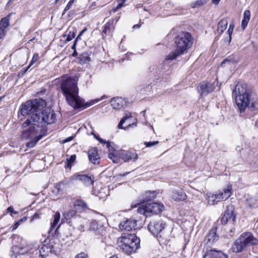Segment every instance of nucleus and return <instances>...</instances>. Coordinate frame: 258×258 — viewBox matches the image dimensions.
<instances>
[{"mask_svg":"<svg viewBox=\"0 0 258 258\" xmlns=\"http://www.w3.org/2000/svg\"><path fill=\"white\" fill-rule=\"evenodd\" d=\"M76 156L75 155H73L71 156V157L69 158V159H67V162L66 163V165L65 166L66 167H70L71 166V164L73 163L75 160H76Z\"/></svg>","mask_w":258,"mask_h":258,"instance_id":"obj_38","label":"nucleus"},{"mask_svg":"<svg viewBox=\"0 0 258 258\" xmlns=\"http://www.w3.org/2000/svg\"><path fill=\"white\" fill-rule=\"evenodd\" d=\"M114 20L113 19L109 20L104 27L102 33L107 34H110L111 33V29L114 28L113 24Z\"/></svg>","mask_w":258,"mask_h":258,"instance_id":"obj_28","label":"nucleus"},{"mask_svg":"<svg viewBox=\"0 0 258 258\" xmlns=\"http://www.w3.org/2000/svg\"><path fill=\"white\" fill-rule=\"evenodd\" d=\"M72 180H79L83 182L86 186L93 185L94 177L92 175L86 174H75L71 177Z\"/></svg>","mask_w":258,"mask_h":258,"instance_id":"obj_11","label":"nucleus"},{"mask_svg":"<svg viewBox=\"0 0 258 258\" xmlns=\"http://www.w3.org/2000/svg\"><path fill=\"white\" fill-rule=\"evenodd\" d=\"M42 128H41V130L39 131L38 132H37V134L36 135H34L33 137H31L30 138H29V139L32 138L34 137L32 140H30L29 142H28L26 146L28 148H32L34 147L37 143L43 137V135H38L39 132H41ZM22 138L24 139H26L25 138H23L22 136ZM27 139H28L27 138Z\"/></svg>","mask_w":258,"mask_h":258,"instance_id":"obj_21","label":"nucleus"},{"mask_svg":"<svg viewBox=\"0 0 258 258\" xmlns=\"http://www.w3.org/2000/svg\"><path fill=\"white\" fill-rule=\"evenodd\" d=\"M79 40H81V36H80V34L78 36V37L75 40V41L77 42Z\"/></svg>","mask_w":258,"mask_h":258,"instance_id":"obj_60","label":"nucleus"},{"mask_svg":"<svg viewBox=\"0 0 258 258\" xmlns=\"http://www.w3.org/2000/svg\"><path fill=\"white\" fill-rule=\"evenodd\" d=\"M39 217V215L38 214H35L33 216V218H38Z\"/></svg>","mask_w":258,"mask_h":258,"instance_id":"obj_64","label":"nucleus"},{"mask_svg":"<svg viewBox=\"0 0 258 258\" xmlns=\"http://www.w3.org/2000/svg\"><path fill=\"white\" fill-rule=\"evenodd\" d=\"M123 6V3H119L116 7L113 10L114 12H116L118 9L121 8Z\"/></svg>","mask_w":258,"mask_h":258,"instance_id":"obj_52","label":"nucleus"},{"mask_svg":"<svg viewBox=\"0 0 258 258\" xmlns=\"http://www.w3.org/2000/svg\"><path fill=\"white\" fill-rule=\"evenodd\" d=\"M114 151L115 150L114 148H111L110 149V152H109L108 153V157L111 160H112L114 163H118L119 160V158H120L119 157V155L118 156L116 155L115 153H113Z\"/></svg>","mask_w":258,"mask_h":258,"instance_id":"obj_32","label":"nucleus"},{"mask_svg":"<svg viewBox=\"0 0 258 258\" xmlns=\"http://www.w3.org/2000/svg\"><path fill=\"white\" fill-rule=\"evenodd\" d=\"M75 258H87V255H86L84 252H81L78 254Z\"/></svg>","mask_w":258,"mask_h":258,"instance_id":"obj_48","label":"nucleus"},{"mask_svg":"<svg viewBox=\"0 0 258 258\" xmlns=\"http://www.w3.org/2000/svg\"><path fill=\"white\" fill-rule=\"evenodd\" d=\"M75 210L79 212H83L88 209L87 204L82 200H76L74 204Z\"/></svg>","mask_w":258,"mask_h":258,"instance_id":"obj_25","label":"nucleus"},{"mask_svg":"<svg viewBox=\"0 0 258 258\" xmlns=\"http://www.w3.org/2000/svg\"><path fill=\"white\" fill-rule=\"evenodd\" d=\"M77 55V52L76 50H74L73 53L72 54V55L73 56H76Z\"/></svg>","mask_w":258,"mask_h":258,"instance_id":"obj_62","label":"nucleus"},{"mask_svg":"<svg viewBox=\"0 0 258 258\" xmlns=\"http://www.w3.org/2000/svg\"><path fill=\"white\" fill-rule=\"evenodd\" d=\"M124 122L125 121L121 119L120 120V121H119V123L118 124V125H117L118 128L119 129H122L123 128L122 124L124 123Z\"/></svg>","mask_w":258,"mask_h":258,"instance_id":"obj_51","label":"nucleus"},{"mask_svg":"<svg viewBox=\"0 0 258 258\" xmlns=\"http://www.w3.org/2000/svg\"><path fill=\"white\" fill-rule=\"evenodd\" d=\"M258 240L254 238L250 232L242 233L239 238L235 240L232 246L233 252H240L250 245H256Z\"/></svg>","mask_w":258,"mask_h":258,"instance_id":"obj_6","label":"nucleus"},{"mask_svg":"<svg viewBox=\"0 0 258 258\" xmlns=\"http://www.w3.org/2000/svg\"><path fill=\"white\" fill-rule=\"evenodd\" d=\"M77 218L80 221L82 220L80 217H78L77 211L76 210H70V211L63 213V217L61 219V223L66 222L69 224L70 226H73L75 227L76 225H73V221H75ZM80 222H81V221Z\"/></svg>","mask_w":258,"mask_h":258,"instance_id":"obj_10","label":"nucleus"},{"mask_svg":"<svg viewBox=\"0 0 258 258\" xmlns=\"http://www.w3.org/2000/svg\"><path fill=\"white\" fill-rule=\"evenodd\" d=\"M147 212L148 214H157L161 212L163 209V205L157 203H146Z\"/></svg>","mask_w":258,"mask_h":258,"instance_id":"obj_14","label":"nucleus"},{"mask_svg":"<svg viewBox=\"0 0 258 258\" xmlns=\"http://www.w3.org/2000/svg\"><path fill=\"white\" fill-rule=\"evenodd\" d=\"M221 0H212V3L214 4L217 5Z\"/></svg>","mask_w":258,"mask_h":258,"instance_id":"obj_57","label":"nucleus"},{"mask_svg":"<svg viewBox=\"0 0 258 258\" xmlns=\"http://www.w3.org/2000/svg\"><path fill=\"white\" fill-rule=\"evenodd\" d=\"M246 205L250 208H255L258 206V199L251 197L246 200Z\"/></svg>","mask_w":258,"mask_h":258,"instance_id":"obj_29","label":"nucleus"},{"mask_svg":"<svg viewBox=\"0 0 258 258\" xmlns=\"http://www.w3.org/2000/svg\"><path fill=\"white\" fill-rule=\"evenodd\" d=\"M12 251L15 254H24L28 251V248L24 245H14L12 247Z\"/></svg>","mask_w":258,"mask_h":258,"instance_id":"obj_24","label":"nucleus"},{"mask_svg":"<svg viewBox=\"0 0 258 258\" xmlns=\"http://www.w3.org/2000/svg\"><path fill=\"white\" fill-rule=\"evenodd\" d=\"M73 137H72H72H70L67 138L66 139L64 140L63 141L62 143H67V142H69L72 141L73 140Z\"/></svg>","mask_w":258,"mask_h":258,"instance_id":"obj_54","label":"nucleus"},{"mask_svg":"<svg viewBox=\"0 0 258 258\" xmlns=\"http://www.w3.org/2000/svg\"><path fill=\"white\" fill-rule=\"evenodd\" d=\"M88 157L90 161L93 164H99L100 157L97 153L96 148H92L88 151Z\"/></svg>","mask_w":258,"mask_h":258,"instance_id":"obj_20","label":"nucleus"},{"mask_svg":"<svg viewBox=\"0 0 258 258\" xmlns=\"http://www.w3.org/2000/svg\"><path fill=\"white\" fill-rule=\"evenodd\" d=\"M141 27V25L140 24H136V25H135L134 26H133V28L135 29V28H139L140 27Z\"/></svg>","mask_w":258,"mask_h":258,"instance_id":"obj_58","label":"nucleus"},{"mask_svg":"<svg viewBox=\"0 0 258 258\" xmlns=\"http://www.w3.org/2000/svg\"><path fill=\"white\" fill-rule=\"evenodd\" d=\"M75 33L74 32H72L70 30L67 31L66 34L63 35L64 37L67 36V38L66 39V41L67 42H69L75 38Z\"/></svg>","mask_w":258,"mask_h":258,"instance_id":"obj_37","label":"nucleus"},{"mask_svg":"<svg viewBox=\"0 0 258 258\" xmlns=\"http://www.w3.org/2000/svg\"><path fill=\"white\" fill-rule=\"evenodd\" d=\"M165 223L162 220H159L151 222L148 225L149 230L154 235L161 237L160 233L164 228Z\"/></svg>","mask_w":258,"mask_h":258,"instance_id":"obj_9","label":"nucleus"},{"mask_svg":"<svg viewBox=\"0 0 258 258\" xmlns=\"http://www.w3.org/2000/svg\"><path fill=\"white\" fill-rule=\"evenodd\" d=\"M219 197L222 201L227 200L232 194V186L228 185L226 188L218 190Z\"/></svg>","mask_w":258,"mask_h":258,"instance_id":"obj_22","label":"nucleus"},{"mask_svg":"<svg viewBox=\"0 0 258 258\" xmlns=\"http://www.w3.org/2000/svg\"><path fill=\"white\" fill-rule=\"evenodd\" d=\"M54 238H47L42 243L39 248V256L41 258H45L49 253L56 252V242Z\"/></svg>","mask_w":258,"mask_h":258,"instance_id":"obj_7","label":"nucleus"},{"mask_svg":"<svg viewBox=\"0 0 258 258\" xmlns=\"http://www.w3.org/2000/svg\"><path fill=\"white\" fill-rule=\"evenodd\" d=\"M39 59V55L38 54H34L33 56V57L32 58V60L29 64V66L27 67V70L29 69L31 66H32L33 63L36 62Z\"/></svg>","mask_w":258,"mask_h":258,"instance_id":"obj_41","label":"nucleus"},{"mask_svg":"<svg viewBox=\"0 0 258 258\" xmlns=\"http://www.w3.org/2000/svg\"><path fill=\"white\" fill-rule=\"evenodd\" d=\"M137 226L135 219H127L120 223L119 227L121 230L131 231Z\"/></svg>","mask_w":258,"mask_h":258,"instance_id":"obj_17","label":"nucleus"},{"mask_svg":"<svg viewBox=\"0 0 258 258\" xmlns=\"http://www.w3.org/2000/svg\"><path fill=\"white\" fill-rule=\"evenodd\" d=\"M249 21V20H248L243 18L242 22H241V27L243 29H244L246 28Z\"/></svg>","mask_w":258,"mask_h":258,"instance_id":"obj_45","label":"nucleus"},{"mask_svg":"<svg viewBox=\"0 0 258 258\" xmlns=\"http://www.w3.org/2000/svg\"><path fill=\"white\" fill-rule=\"evenodd\" d=\"M118 155L119 157L125 162L135 161L138 158V155L136 153L128 151H120Z\"/></svg>","mask_w":258,"mask_h":258,"instance_id":"obj_16","label":"nucleus"},{"mask_svg":"<svg viewBox=\"0 0 258 258\" xmlns=\"http://www.w3.org/2000/svg\"><path fill=\"white\" fill-rule=\"evenodd\" d=\"M78 229L82 232L84 231L85 230L84 226L82 224H81L79 226H78Z\"/></svg>","mask_w":258,"mask_h":258,"instance_id":"obj_53","label":"nucleus"},{"mask_svg":"<svg viewBox=\"0 0 258 258\" xmlns=\"http://www.w3.org/2000/svg\"><path fill=\"white\" fill-rule=\"evenodd\" d=\"M234 28V24L233 22H232L230 24L228 29L227 31V34H228L229 37L228 39L225 40V42L230 43L231 41V36L233 31V29Z\"/></svg>","mask_w":258,"mask_h":258,"instance_id":"obj_35","label":"nucleus"},{"mask_svg":"<svg viewBox=\"0 0 258 258\" xmlns=\"http://www.w3.org/2000/svg\"><path fill=\"white\" fill-rule=\"evenodd\" d=\"M158 141L146 142L144 143V144L146 145L147 147H150L151 146L156 145L158 144Z\"/></svg>","mask_w":258,"mask_h":258,"instance_id":"obj_44","label":"nucleus"},{"mask_svg":"<svg viewBox=\"0 0 258 258\" xmlns=\"http://www.w3.org/2000/svg\"><path fill=\"white\" fill-rule=\"evenodd\" d=\"M94 136L95 138L96 139H97L98 141H99V140L100 139H101V138H100L99 136H97V135H94Z\"/></svg>","mask_w":258,"mask_h":258,"instance_id":"obj_61","label":"nucleus"},{"mask_svg":"<svg viewBox=\"0 0 258 258\" xmlns=\"http://www.w3.org/2000/svg\"><path fill=\"white\" fill-rule=\"evenodd\" d=\"M6 29H0V39H3L6 35Z\"/></svg>","mask_w":258,"mask_h":258,"instance_id":"obj_49","label":"nucleus"},{"mask_svg":"<svg viewBox=\"0 0 258 258\" xmlns=\"http://www.w3.org/2000/svg\"><path fill=\"white\" fill-rule=\"evenodd\" d=\"M26 220H27V218L24 217V218L21 219L20 220H19L17 222H16L13 226L12 231L16 230L19 227V226L22 222L26 221Z\"/></svg>","mask_w":258,"mask_h":258,"instance_id":"obj_40","label":"nucleus"},{"mask_svg":"<svg viewBox=\"0 0 258 258\" xmlns=\"http://www.w3.org/2000/svg\"><path fill=\"white\" fill-rule=\"evenodd\" d=\"M80 63L84 64L90 60V58L88 53H83L78 57Z\"/></svg>","mask_w":258,"mask_h":258,"instance_id":"obj_33","label":"nucleus"},{"mask_svg":"<svg viewBox=\"0 0 258 258\" xmlns=\"http://www.w3.org/2000/svg\"><path fill=\"white\" fill-rule=\"evenodd\" d=\"M170 73L169 70V66L164 62L163 64H161L157 68H156L155 76H158L159 78H166Z\"/></svg>","mask_w":258,"mask_h":258,"instance_id":"obj_12","label":"nucleus"},{"mask_svg":"<svg viewBox=\"0 0 258 258\" xmlns=\"http://www.w3.org/2000/svg\"><path fill=\"white\" fill-rule=\"evenodd\" d=\"M76 44H77V42L74 41V44L72 46V49L76 50Z\"/></svg>","mask_w":258,"mask_h":258,"instance_id":"obj_56","label":"nucleus"},{"mask_svg":"<svg viewBox=\"0 0 258 258\" xmlns=\"http://www.w3.org/2000/svg\"><path fill=\"white\" fill-rule=\"evenodd\" d=\"M234 208L232 206H228L227 210L225 211L224 214L221 219L222 224H226L229 220H232L234 221L235 219V215H234Z\"/></svg>","mask_w":258,"mask_h":258,"instance_id":"obj_13","label":"nucleus"},{"mask_svg":"<svg viewBox=\"0 0 258 258\" xmlns=\"http://www.w3.org/2000/svg\"><path fill=\"white\" fill-rule=\"evenodd\" d=\"M7 210H8V211L9 213H14V214H18V212L15 211H14V208L12 207H9L7 209Z\"/></svg>","mask_w":258,"mask_h":258,"instance_id":"obj_50","label":"nucleus"},{"mask_svg":"<svg viewBox=\"0 0 258 258\" xmlns=\"http://www.w3.org/2000/svg\"><path fill=\"white\" fill-rule=\"evenodd\" d=\"M255 125L256 127L258 128V119H257V120L255 122Z\"/></svg>","mask_w":258,"mask_h":258,"instance_id":"obj_63","label":"nucleus"},{"mask_svg":"<svg viewBox=\"0 0 258 258\" xmlns=\"http://www.w3.org/2000/svg\"><path fill=\"white\" fill-rule=\"evenodd\" d=\"M86 30V28H85L83 30H82L81 32L80 33V36H81Z\"/></svg>","mask_w":258,"mask_h":258,"instance_id":"obj_59","label":"nucleus"},{"mask_svg":"<svg viewBox=\"0 0 258 258\" xmlns=\"http://www.w3.org/2000/svg\"><path fill=\"white\" fill-rule=\"evenodd\" d=\"M61 90L68 104L74 109H84L93 104V102H85L78 95L79 88L77 81L71 77L64 80L61 84Z\"/></svg>","mask_w":258,"mask_h":258,"instance_id":"obj_2","label":"nucleus"},{"mask_svg":"<svg viewBox=\"0 0 258 258\" xmlns=\"http://www.w3.org/2000/svg\"><path fill=\"white\" fill-rule=\"evenodd\" d=\"M247 107L251 111H258V101L250 99V103Z\"/></svg>","mask_w":258,"mask_h":258,"instance_id":"obj_34","label":"nucleus"},{"mask_svg":"<svg viewBox=\"0 0 258 258\" xmlns=\"http://www.w3.org/2000/svg\"><path fill=\"white\" fill-rule=\"evenodd\" d=\"M75 0H70L69 1V2L68 3L67 5L66 6V8L64 9V11L62 13V15H63L66 13V12L68 11L71 8Z\"/></svg>","mask_w":258,"mask_h":258,"instance_id":"obj_43","label":"nucleus"},{"mask_svg":"<svg viewBox=\"0 0 258 258\" xmlns=\"http://www.w3.org/2000/svg\"><path fill=\"white\" fill-rule=\"evenodd\" d=\"M137 212L140 214L145 215L146 216H148L146 204L140 206L137 209Z\"/></svg>","mask_w":258,"mask_h":258,"instance_id":"obj_36","label":"nucleus"},{"mask_svg":"<svg viewBox=\"0 0 258 258\" xmlns=\"http://www.w3.org/2000/svg\"><path fill=\"white\" fill-rule=\"evenodd\" d=\"M233 97L240 113L243 112L250 101V94L247 92V85L244 83H238L233 90Z\"/></svg>","mask_w":258,"mask_h":258,"instance_id":"obj_4","label":"nucleus"},{"mask_svg":"<svg viewBox=\"0 0 258 258\" xmlns=\"http://www.w3.org/2000/svg\"><path fill=\"white\" fill-rule=\"evenodd\" d=\"M175 43L176 49L166 56V60H172L182 54L189 48L192 44V38L190 33L182 32L175 38Z\"/></svg>","mask_w":258,"mask_h":258,"instance_id":"obj_3","label":"nucleus"},{"mask_svg":"<svg viewBox=\"0 0 258 258\" xmlns=\"http://www.w3.org/2000/svg\"><path fill=\"white\" fill-rule=\"evenodd\" d=\"M172 198L176 201H182L186 199V195L182 189L174 190L172 192Z\"/></svg>","mask_w":258,"mask_h":258,"instance_id":"obj_23","label":"nucleus"},{"mask_svg":"<svg viewBox=\"0 0 258 258\" xmlns=\"http://www.w3.org/2000/svg\"><path fill=\"white\" fill-rule=\"evenodd\" d=\"M140 239L135 234L122 235L119 242V246L127 254L136 252L140 247Z\"/></svg>","mask_w":258,"mask_h":258,"instance_id":"obj_5","label":"nucleus"},{"mask_svg":"<svg viewBox=\"0 0 258 258\" xmlns=\"http://www.w3.org/2000/svg\"><path fill=\"white\" fill-rule=\"evenodd\" d=\"M203 258H228V256L221 250L210 249L207 251Z\"/></svg>","mask_w":258,"mask_h":258,"instance_id":"obj_18","label":"nucleus"},{"mask_svg":"<svg viewBox=\"0 0 258 258\" xmlns=\"http://www.w3.org/2000/svg\"><path fill=\"white\" fill-rule=\"evenodd\" d=\"M131 117H132L131 113H130L129 112H125L124 113V116L122 118V119L124 121H125V120H126L127 119H128Z\"/></svg>","mask_w":258,"mask_h":258,"instance_id":"obj_47","label":"nucleus"},{"mask_svg":"<svg viewBox=\"0 0 258 258\" xmlns=\"http://www.w3.org/2000/svg\"><path fill=\"white\" fill-rule=\"evenodd\" d=\"M11 14L2 18L0 21V29L7 28L9 26L10 18Z\"/></svg>","mask_w":258,"mask_h":258,"instance_id":"obj_31","label":"nucleus"},{"mask_svg":"<svg viewBox=\"0 0 258 258\" xmlns=\"http://www.w3.org/2000/svg\"><path fill=\"white\" fill-rule=\"evenodd\" d=\"M227 62H230V60L228 59H224L221 63V66H224L225 64Z\"/></svg>","mask_w":258,"mask_h":258,"instance_id":"obj_55","label":"nucleus"},{"mask_svg":"<svg viewBox=\"0 0 258 258\" xmlns=\"http://www.w3.org/2000/svg\"><path fill=\"white\" fill-rule=\"evenodd\" d=\"M60 214L58 212H56L53 216V222L51 223V226L50 228L49 233L51 232L56 226L58 222L60 220Z\"/></svg>","mask_w":258,"mask_h":258,"instance_id":"obj_30","label":"nucleus"},{"mask_svg":"<svg viewBox=\"0 0 258 258\" xmlns=\"http://www.w3.org/2000/svg\"><path fill=\"white\" fill-rule=\"evenodd\" d=\"M45 106V101L42 99L29 100L21 105V114L24 116L32 113L22 125V127H28L22 132V137L27 139L37 134L41 128L47 124H52L56 120L55 114L50 110H42Z\"/></svg>","mask_w":258,"mask_h":258,"instance_id":"obj_1","label":"nucleus"},{"mask_svg":"<svg viewBox=\"0 0 258 258\" xmlns=\"http://www.w3.org/2000/svg\"><path fill=\"white\" fill-rule=\"evenodd\" d=\"M110 103L114 109H119L126 105V101L121 97H114L111 100Z\"/></svg>","mask_w":258,"mask_h":258,"instance_id":"obj_19","label":"nucleus"},{"mask_svg":"<svg viewBox=\"0 0 258 258\" xmlns=\"http://www.w3.org/2000/svg\"><path fill=\"white\" fill-rule=\"evenodd\" d=\"M207 197L208 204L211 205H215L222 201L221 198L219 197L218 191L215 194H207Z\"/></svg>","mask_w":258,"mask_h":258,"instance_id":"obj_26","label":"nucleus"},{"mask_svg":"<svg viewBox=\"0 0 258 258\" xmlns=\"http://www.w3.org/2000/svg\"><path fill=\"white\" fill-rule=\"evenodd\" d=\"M99 142L100 143L106 144V147L108 149V152H110V149L113 147L111 146L110 143L109 141H106L102 139H100L99 140Z\"/></svg>","mask_w":258,"mask_h":258,"instance_id":"obj_42","label":"nucleus"},{"mask_svg":"<svg viewBox=\"0 0 258 258\" xmlns=\"http://www.w3.org/2000/svg\"><path fill=\"white\" fill-rule=\"evenodd\" d=\"M217 228L212 229L205 237L204 242L208 245H211L216 242L219 239V236L216 233Z\"/></svg>","mask_w":258,"mask_h":258,"instance_id":"obj_15","label":"nucleus"},{"mask_svg":"<svg viewBox=\"0 0 258 258\" xmlns=\"http://www.w3.org/2000/svg\"><path fill=\"white\" fill-rule=\"evenodd\" d=\"M218 85V83L214 81L213 83L203 82L198 87L199 92L202 97L207 96L209 93L214 91Z\"/></svg>","mask_w":258,"mask_h":258,"instance_id":"obj_8","label":"nucleus"},{"mask_svg":"<svg viewBox=\"0 0 258 258\" xmlns=\"http://www.w3.org/2000/svg\"><path fill=\"white\" fill-rule=\"evenodd\" d=\"M250 12L249 10H245L244 12L243 18L249 20Z\"/></svg>","mask_w":258,"mask_h":258,"instance_id":"obj_46","label":"nucleus"},{"mask_svg":"<svg viewBox=\"0 0 258 258\" xmlns=\"http://www.w3.org/2000/svg\"><path fill=\"white\" fill-rule=\"evenodd\" d=\"M63 185V184L62 183H59L57 184L53 190V192H55L56 195L58 194L60 191L62 190V186Z\"/></svg>","mask_w":258,"mask_h":258,"instance_id":"obj_39","label":"nucleus"},{"mask_svg":"<svg viewBox=\"0 0 258 258\" xmlns=\"http://www.w3.org/2000/svg\"><path fill=\"white\" fill-rule=\"evenodd\" d=\"M228 22L226 19L221 20L218 24L217 32L221 35L227 27Z\"/></svg>","mask_w":258,"mask_h":258,"instance_id":"obj_27","label":"nucleus"}]
</instances>
